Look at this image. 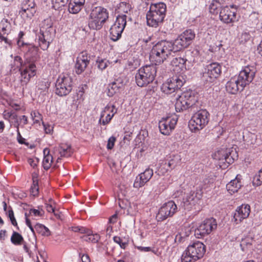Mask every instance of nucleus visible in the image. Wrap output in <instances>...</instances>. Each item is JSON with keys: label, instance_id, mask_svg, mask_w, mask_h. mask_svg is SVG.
<instances>
[{"label": "nucleus", "instance_id": "1", "mask_svg": "<svg viewBox=\"0 0 262 262\" xmlns=\"http://www.w3.org/2000/svg\"><path fill=\"white\" fill-rule=\"evenodd\" d=\"M38 48L35 46H28V51L25 54V61L19 56L13 57V62L11 64V69H18L20 74V81L22 85H27L31 78L37 73L36 62L38 58Z\"/></svg>", "mask_w": 262, "mask_h": 262}, {"label": "nucleus", "instance_id": "2", "mask_svg": "<svg viewBox=\"0 0 262 262\" xmlns=\"http://www.w3.org/2000/svg\"><path fill=\"white\" fill-rule=\"evenodd\" d=\"M178 52L175 50L173 42L162 40L154 45L150 51L149 60L154 64H159L164 62L171 52Z\"/></svg>", "mask_w": 262, "mask_h": 262}, {"label": "nucleus", "instance_id": "3", "mask_svg": "<svg viewBox=\"0 0 262 262\" xmlns=\"http://www.w3.org/2000/svg\"><path fill=\"white\" fill-rule=\"evenodd\" d=\"M53 23L50 18L45 19L40 27V32L36 38L39 47L43 50H47L52 42L55 35Z\"/></svg>", "mask_w": 262, "mask_h": 262}, {"label": "nucleus", "instance_id": "4", "mask_svg": "<svg viewBox=\"0 0 262 262\" xmlns=\"http://www.w3.org/2000/svg\"><path fill=\"white\" fill-rule=\"evenodd\" d=\"M166 6L162 2L152 4L146 14L147 24L149 26L157 27L165 18Z\"/></svg>", "mask_w": 262, "mask_h": 262}, {"label": "nucleus", "instance_id": "5", "mask_svg": "<svg viewBox=\"0 0 262 262\" xmlns=\"http://www.w3.org/2000/svg\"><path fill=\"white\" fill-rule=\"evenodd\" d=\"M157 71V67L153 63L140 68L135 75L137 84L140 87L147 86L155 79Z\"/></svg>", "mask_w": 262, "mask_h": 262}, {"label": "nucleus", "instance_id": "6", "mask_svg": "<svg viewBox=\"0 0 262 262\" xmlns=\"http://www.w3.org/2000/svg\"><path fill=\"white\" fill-rule=\"evenodd\" d=\"M108 18V12L106 9L102 7L93 8L89 17V27L91 29H101Z\"/></svg>", "mask_w": 262, "mask_h": 262}, {"label": "nucleus", "instance_id": "7", "mask_svg": "<svg viewBox=\"0 0 262 262\" xmlns=\"http://www.w3.org/2000/svg\"><path fill=\"white\" fill-rule=\"evenodd\" d=\"M206 251L205 246L197 241L189 245L182 255V262H194L202 257Z\"/></svg>", "mask_w": 262, "mask_h": 262}, {"label": "nucleus", "instance_id": "8", "mask_svg": "<svg viewBox=\"0 0 262 262\" xmlns=\"http://www.w3.org/2000/svg\"><path fill=\"white\" fill-rule=\"evenodd\" d=\"M198 101V96L192 90L183 92L177 99L175 108L177 112H180L192 106Z\"/></svg>", "mask_w": 262, "mask_h": 262}, {"label": "nucleus", "instance_id": "9", "mask_svg": "<svg viewBox=\"0 0 262 262\" xmlns=\"http://www.w3.org/2000/svg\"><path fill=\"white\" fill-rule=\"evenodd\" d=\"M209 113L206 110H201L194 113L189 122L190 129L193 132L204 128L209 120Z\"/></svg>", "mask_w": 262, "mask_h": 262}, {"label": "nucleus", "instance_id": "10", "mask_svg": "<svg viewBox=\"0 0 262 262\" xmlns=\"http://www.w3.org/2000/svg\"><path fill=\"white\" fill-rule=\"evenodd\" d=\"M213 158L219 161L221 167L224 168L237 159L238 154L235 149H222L215 152Z\"/></svg>", "mask_w": 262, "mask_h": 262}, {"label": "nucleus", "instance_id": "11", "mask_svg": "<svg viewBox=\"0 0 262 262\" xmlns=\"http://www.w3.org/2000/svg\"><path fill=\"white\" fill-rule=\"evenodd\" d=\"M55 86V93L57 95L67 96L72 90V79L68 75L60 76L56 80Z\"/></svg>", "mask_w": 262, "mask_h": 262}, {"label": "nucleus", "instance_id": "12", "mask_svg": "<svg viewBox=\"0 0 262 262\" xmlns=\"http://www.w3.org/2000/svg\"><path fill=\"white\" fill-rule=\"evenodd\" d=\"M195 34L191 29H187L181 34L173 42L175 50L178 51L187 48L194 39Z\"/></svg>", "mask_w": 262, "mask_h": 262}, {"label": "nucleus", "instance_id": "13", "mask_svg": "<svg viewBox=\"0 0 262 262\" xmlns=\"http://www.w3.org/2000/svg\"><path fill=\"white\" fill-rule=\"evenodd\" d=\"M201 189L192 190L183 199L180 206L186 210H191L197 204L202 196Z\"/></svg>", "mask_w": 262, "mask_h": 262}, {"label": "nucleus", "instance_id": "14", "mask_svg": "<svg viewBox=\"0 0 262 262\" xmlns=\"http://www.w3.org/2000/svg\"><path fill=\"white\" fill-rule=\"evenodd\" d=\"M216 226L217 224L215 219L213 218L206 219L195 229L194 235L198 238H202L210 234L213 230L216 229Z\"/></svg>", "mask_w": 262, "mask_h": 262}, {"label": "nucleus", "instance_id": "15", "mask_svg": "<svg viewBox=\"0 0 262 262\" xmlns=\"http://www.w3.org/2000/svg\"><path fill=\"white\" fill-rule=\"evenodd\" d=\"M221 72V66L217 62H213L206 66L202 77L206 81L212 82L220 76Z\"/></svg>", "mask_w": 262, "mask_h": 262}, {"label": "nucleus", "instance_id": "16", "mask_svg": "<svg viewBox=\"0 0 262 262\" xmlns=\"http://www.w3.org/2000/svg\"><path fill=\"white\" fill-rule=\"evenodd\" d=\"M178 118L176 115L163 117L159 122V128L161 134L169 135L175 128Z\"/></svg>", "mask_w": 262, "mask_h": 262}, {"label": "nucleus", "instance_id": "17", "mask_svg": "<svg viewBox=\"0 0 262 262\" xmlns=\"http://www.w3.org/2000/svg\"><path fill=\"white\" fill-rule=\"evenodd\" d=\"M177 206L172 201L165 203L160 208L156 215L158 222H161L172 216L177 211Z\"/></svg>", "mask_w": 262, "mask_h": 262}, {"label": "nucleus", "instance_id": "18", "mask_svg": "<svg viewBox=\"0 0 262 262\" xmlns=\"http://www.w3.org/2000/svg\"><path fill=\"white\" fill-rule=\"evenodd\" d=\"M237 10L233 6H225L220 12L219 18L225 24L234 23L238 20Z\"/></svg>", "mask_w": 262, "mask_h": 262}, {"label": "nucleus", "instance_id": "19", "mask_svg": "<svg viewBox=\"0 0 262 262\" xmlns=\"http://www.w3.org/2000/svg\"><path fill=\"white\" fill-rule=\"evenodd\" d=\"M255 68L253 66H246L239 72L237 77L245 86L253 79L255 74Z\"/></svg>", "mask_w": 262, "mask_h": 262}, {"label": "nucleus", "instance_id": "20", "mask_svg": "<svg viewBox=\"0 0 262 262\" xmlns=\"http://www.w3.org/2000/svg\"><path fill=\"white\" fill-rule=\"evenodd\" d=\"M251 208L248 204H242L236 209L233 215V221L237 224L243 220L247 219L250 213Z\"/></svg>", "mask_w": 262, "mask_h": 262}, {"label": "nucleus", "instance_id": "21", "mask_svg": "<svg viewBox=\"0 0 262 262\" xmlns=\"http://www.w3.org/2000/svg\"><path fill=\"white\" fill-rule=\"evenodd\" d=\"M89 58L85 52H82L79 54L75 66V72L77 74H81L85 70L89 64Z\"/></svg>", "mask_w": 262, "mask_h": 262}, {"label": "nucleus", "instance_id": "22", "mask_svg": "<svg viewBox=\"0 0 262 262\" xmlns=\"http://www.w3.org/2000/svg\"><path fill=\"white\" fill-rule=\"evenodd\" d=\"M245 87L244 85H242V82L236 76L232 77L226 84V91L232 94H235L238 91H243Z\"/></svg>", "mask_w": 262, "mask_h": 262}, {"label": "nucleus", "instance_id": "23", "mask_svg": "<svg viewBox=\"0 0 262 262\" xmlns=\"http://www.w3.org/2000/svg\"><path fill=\"white\" fill-rule=\"evenodd\" d=\"M153 173L152 169L147 168L143 172L136 177L134 183V187L140 188L143 186L151 179Z\"/></svg>", "mask_w": 262, "mask_h": 262}, {"label": "nucleus", "instance_id": "24", "mask_svg": "<svg viewBox=\"0 0 262 262\" xmlns=\"http://www.w3.org/2000/svg\"><path fill=\"white\" fill-rule=\"evenodd\" d=\"M11 30V24L7 19H3L0 23V42L4 41L5 43L10 45L11 41H9L5 35H8Z\"/></svg>", "mask_w": 262, "mask_h": 262}, {"label": "nucleus", "instance_id": "25", "mask_svg": "<svg viewBox=\"0 0 262 262\" xmlns=\"http://www.w3.org/2000/svg\"><path fill=\"white\" fill-rule=\"evenodd\" d=\"M167 81L170 84L171 87L174 92L180 89L184 84L185 80L183 76L180 74L174 75L170 78L167 79Z\"/></svg>", "mask_w": 262, "mask_h": 262}, {"label": "nucleus", "instance_id": "26", "mask_svg": "<svg viewBox=\"0 0 262 262\" xmlns=\"http://www.w3.org/2000/svg\"><path fill=\"white\" fill-rule=\"evenodd\" d=\"M226 0H212L209 6V12L214 15H220V12L226 5Z\"/></svg>", "mask_w": 262, "mask_h": 262}, {"label": "nucleus", "instance_id": "27", "mask_svg": "<svg viewBox=\"0 0 262 262\" xmlns=\"http://www.w3.org/2000/svg\"><path fill=\"white\" fill-rule=\"evenodd\" d=\"M85 0H70L68 10L70 13L77 14L80 11L85 4Z\"/></svg>", "mask_w": 262, "mask_h": 262}, {"label": "nucleus", "instance_id": "28", "mask_svg": "<svg viewBox=\"0 0 262 262\" xmlns=\"http://www.w3.org/2000/svg\"><path fill=\"white\" fill-rule=\"evenodd\" d=\"M241 176L237 175L235 179L231 180L226 185L227 191L230 193H234L238 191L242 186Z\"/></svg>", "mask_w": 262, "mask_h": 262}, {"label": "nucleus", "instance_id": "29", "mask_svg": "<svg viewBox=\"0 0 262 262\" xmlns=\"http://www.w3.org/2000/svg\"><path fill=\"white\" fill-rule=\"evenodd\" d=\"M187 60L181 57L174 58L171 61V65L173 67V71L178 73L186 69L185 63Z\"/></svg>", "mask_w": 262, "mask_h": 262}, {"label": "nucleus", "instance_id": "30", "mask_svg": "<svg viewBox=\"0 0 262 262\" xmlns=\"http://www.w3.org/2000/svg\"><path fill=\"white\" fill-rule=\"evenodd\" d=\"M84 234L85 235L81 236V238L83 239V241L88 242L96 243L100 238V236L98 234H93L92 231L88 229H87L86 231Z\"/></svg>", "mask_w": 262, "mask_h": 262}, {"label": "nucleus", "instance_id": "31", "mask_svg": "<svg viewBox=\"0 0 262 262\" xmlns=\"http://www.w3.org/2000/svg\"><path fill=\"white\" fill-rule=\"evenodd\" d=\"M44 158L42 161V166L45 169H49L52 165L53 162V157L50 154V150L48 148H46L43 150Z\"/></svg>", "mask_w": 262, "mask_h": 262}, {"label": "nucleus", "instance_id": "32", "mask_svg": "<svg viewBox=\"0 0 262 262\" xmlns=\"http://www.w3.org/2000/svg\"><path fill=\"white\" fill-rule=\"evenodd\" d=\"M73 151L71 145L65 143L60 144L59 153L61 157H69L73 154Z\"/></svg>", "mask_w": 262, "mask_h": 262}, {"label": "nucleus", "instance_id": "33", "mask_svg": "<svg viewBox=\"0 0 262 262\" xmlns=\"http://www.w3.org/2000/svg\"><path fill=\"white\" fill-rule=\"evenodd\" d=\"M123 31L121 29L112 25L110 30V38L114 41H117L121 37Z\"/></svg>", "mask_w": 262, "mask_h": 262}, {"label": "nucleus", "instance_id": "34", "mask_svg": "<svg viewBox=\"0 0 262 262\" xmlns=\"http://www.w3.org/2000/svg\"><path fill=\"white\" fill-rule=\"evenodd\" d=\"M121 84L114 81L110 83L107 87V95L109 97L113 96L116 93L119 92L121 87Z\"/></svg>", "mask_w": 262, "mask_h": 262}, {"label": "nucleus", "instance_id": "35", "mask_svg": "<svg viewBox=\"0 0 262 262\" xmlns=\"http://www.w3.org/2000/svg\"><path fill=\"white\" fill-rule=\"evenodd\" d=\"M126 25V16L125 15H118L115 22L113 25L117 28L121 29L122 30H124L125 27Z\"/></svg>", "mask_w": 262, "mask_h": 262}, {"label": "nucleus", "instance_id": "36", "mask_svg": "<svg viewBox=\"0 0 262 262\" xmlns=\"http://www.w3.org/2000/svg\"><path fill=\"white\" fill-rule=\"evenodd\" d=\"M35 231L42 236H48L51 233L49 229L42 224L37 223L34 226Z\"/></svg>", "mask_w": 262, "mask_h": 262}, {"label": "nucleus", "instance_id": "37", "mask_svg": "<svg viewBox=\"0 0 262 262\" xmlns=\"http://www.w3.org/2000/svg\"><path fill=\"white\" fill-rule=\"evenodd\" d=\"M113 241L115 243L118 244L120 247L125 249L128 245V237H119L115 236L113 237Z\"/></svg>", "mask_w": 262, "mask_h": 262}, {"label": "nucleus", "instance_id": "38", "mask_svg": "<svg viewBox=\"0 0 262 262\" xmlns=\"http://www.w3.org/2000/svg\"><path fill=\"white\" fill-rule=\"evenodd\" d=\"M254 242V240L250 237H247L242 239L240 246L243 251L250 248Z\"/></svg>", "mask_w": 262, "mask_h": 262}, {"label": "nucleus", "instance_id": "39", "mask_svg": "<svg viewBox=\"0 0 262 262\" xmlns=\"http://www.w3.org/2000/svg\"><path fill=\"white\" fill-rule=\"evenodd\" d=\"M113 117V114H106L105 113H103V112L102 111L101 115H100L99 122L101 124L105 125L108 124L110 122V121L112 120Z\"/></svg>", "mask_w": 262, "mask_h": 262}, {"label": "nucleus", "instance_id": "40", "mask_svg": "<svg viewBox=\"0 0 262 262\" xmlns=\"http://www.w3.org/2000/svg\"><path fill=\"white\" fill-rule=\"evenodd\" d=\"M180 160V156L178 155H174L172 158L170 157V159L165 160V162L169 166L170 168H174L175 166L179 163Z\"/></svg>", "mask_w": 262, "mask_h": 262}, {"label": "nucleus", "instance_id": "41", "mask_svg": "<svg viewBox=\"0 0 262 262\" xmlns=\"http://www.w3.org/2000/svg\"><path fill=\"white\" fill-rule=\"evenodd\" d=\"M24 241L23 236L18 233L14 231L11 237V242L16 245H20Z\"/></svg>", "mask_w": 262, "mask_h": 262}, {"label": "nucleus", "instance_id": "42", "mask_svg": "<svg viewBox=\"0 0 262 262\" xmlns=\"http://www.w3.org/2000/svg\"><path fill=\"white\" fill-rule=\"evenodd\" d=\"M96 63L98 68L102 71L107 67L110 62L106 59H102L98 57L96 60Z\"/></svg>", "mask_w": 262, "mask_h": 262}, {"label": "nucleus", "instance_id": "43", "mask_svg": "<svg viewBox=\"0 0 262 262\" xmlns=\"http://www.w3.org/2000/svg\"><path fill=\"white\" fill-rule=\"evenodd\" d=\"M170 169H171V168H170L169 166L168 165L165 161H163L160 164L157 172L159 175L164 174Z\"/></svg>", "mask_w": 262, "mask_h": 262}, {"label": "nucleus", "instance_id": "44", "mask_svg": "<svg viewBox=\"0 0 262 262\" xmlns=\"http://www.w3.org/2000/svg\"><path fill=\"white\" fill-rule=\"evenodd\" d=\"M35 6V4L34 2L30 0H24L21 4L20 11H26L27 9L34 8Z\"/></svg>", "mask_w": 262, "mask_h": 262}, {"label": "nucleus", "instance_id": "45", "mask_svg": "<svg viewBox=\"0 0 262 262\" xmlns=\"http://www.w3.org/2000/svg\"><path fill=\"white\" fill-rule=\"evenodd\" d=\"M69 0H52L53 7L55 10H58L66 5Z\"/></svg>", "mask_w": 262, "mask_h": 262}, {"label": "nucleus", "instance_id": "46", "mask_svg": "<svg viewBox=\"0 0 262 262\" xmlns=\"http://www.w3.org/2000/svg\"><path fill=\"white\" fill-rule=\"evenodd\" d=\"M30 193L33 196H37L39 193V187L37 180H33V184L30 188Z\"/></svg>", "mask_w": 262, "mask_h": 262}, {"label": "nucleus", "instance_id": "47", "mask_svg": "<svg viewBox=\"0 0 262 262\" xmlns=\"http://www.w3.org/2000/svg\"><path fill=\"white\" fill-rule=\"evenodd\" d=\"M36 12L35 8H29L26 11H19V14L23 17L31 18Z\"/></svg>", "mask_w": 262, "mask_h": 262}, {"label": "nucleus", "instance_id": "48", "mask_svg": "<svg viewBox=\"0 0 262 262\" xmlns=\"http://www.w3.org/2000/svg\"><path fill=\"white\" fill-rule=\"evenodd\" d=\"M173 89L167 81L162 85L161 88V91L166 94H170L174 92Z\"/></svg>", "mask_w": 262, "mask_h": 262}, {"label": "nucleus", "instance_id": "49", "mask_svg": "<svg viewBox=\"0 0 262 262\" xmlns=\"http://www.w3.org/2000/svg\"><path fill=\"white\" fill-rule=\"evenodd\" d=\"M253 183L256 186H259L262 184V168L254 176Z\"/></svg>", "mask_w": 262, "mask_h": 262}, {"label": "nucleus", "instance_id": "50", "mask_svg": "<svg viewBox=\"0 0 262 262\" xmlns=\"http://www.w3.org/2000/svg\"><path fill=\"white\" fill-rule=\"evenodd\" d=\"M103 113H105L106 114H113V116L117 113V109L116 108L114 105H107L102 111Z\"/></svg>", "mask_w": 262, "mask_h": 262}, {"label": "nucleus", "instance_id": "51", "mask_svg": "<svg viewBox=\"0 0 262 262\" xmlns=\"http://www.w3.org/2000/svg\"><path fill=\"white\" fill-rule=\"evenodd\" d=\"M31 116L32 120L34 121V123H37L42 120V115L38 111L32 112Z\"/></svg>", "mask_w": 262, "mask_h": 262}, {"label": "nucleus", "instance_id": "52", "mask_svg": "<svg viewBox=\"0 0 262 262\" xmlns=\"http://www.w3.org/2000/svg\"><path fill=\"white\" fill-rule=\"evenodd\" d=\"M49 85L50 84L47 81L45 80H41L39 82L37 87L39 90H40L42 92H45L48 89Z\"/></svg>", "mask_w": 262, "mask_h": 262}, {"label": "nucleus", "instance_id": "53", "mask_svg": "<svg viewBox=\"0 0 262 262\" xmlns=\"http://www.w3.org/2000/svg\"><path fill=\"white\" fill-rule=\"evenodd\" d=\"M17 45L20 48H23V50H25L26 52L28 51V46H32L31 44L25 43L22 39H17Z\"/></svg>", "mask_w": 262, "mask_h": 262}, {"label": "nucleus", "instance_id": "54", "mask_svg": "<svg viewBox=\"0 0 262 262\" xmlns=\"http://www.w3.org/2000/svg\"><path fill=\"white\" fill-rule=\"evenodd\" d=\"M251 36L248 32H243L239 37V41L241 43L244 44L250 40Z\"/></svg>", "mask_w": 262, "mask_h": 262}, {"label": "nucleus", "instance_id": "55", "mask_svg": "<svg viewBox=\"0 0 262 262\" xmlns=\"http://www.w3.org/2000/svg\"><path fill=\"white\" fill-rule=\"evenodd\" d=\"M7 214H8V217L10 219V220L11 221L12 224L13 226H16L18 228L17 222L14 217V212H13L12 208H10V209H9L8 210Z\"/></svg>", "mask_w": 262, "mask_h": 262}, {"label": "nucleus", "instance_id": "56", "mask_svg": "<svg viewBox=\"0 0 262 262\" xmlns=\"http://www.w3.org/2000/svg\"><path fill=\"white\" fill-rule=\"evenodd\" d=\"M42 124L44 127L45 132L46 134H51L53 132V126L51 124H46L43 122H42Z\"/></svg>", "mask_w": 262, "mask_h": 262}, {"label": "nucleus", "instance_id": "57", "mask_svg": "<svg viewBox=\"0 0 262 262\" xmlns=\"http://www.w3.org/2000/svg\"><path fill=\"white\" fill-rule=\"evenodd\" d=\"M79 257L80 258V262H91L90 258L88 254L82 253L80 252L79 253Z\"/></svg>", "mask_w": 262, "mask_h": 262}, {"label": "nucleus", "instance_id": "58", "mask_svg": "<svg viewBox=\"0 0 262 262\" xmlns=\"http://www.w3.org/2000/svg\"><path fill=\"white\" fill-rule=\"evenodd\" d=\"M71 230L75 232H79L81 233H84L86 231L87 228L81 226H74L71 227Z\"/></svg>", "mask_w": 262, "mask_h": 262}, {"label": "nucleus", "instance_id": "59", "mask_svg": "<svg viewBox=\"0 0 262 262\" xmlns=\"http://www.w3.org/2000/svg\"><path fill=\"white\" fill-rule=\"evenodd\" d=\"M115 141L116 138L113 136L111 137L108 139L107 144V148L108 149H112L113 148Z\"/></svg>", "mask_w": 262, "mask_h": 262}, {"label": "nucleus", "instance_id": "60", "mask_svg": "<svg viewBox=\"0 0 262 262\" xmlns=\"http://www.w3.org/2000/svg\"><path fill=\"white\" fill-rule=\"evenodd\" d=\"M19 124H17L16 125H15L17 132V139L19 143L23 144L24 143L25 139L22 137V136L20 135V133L19 130Z\"/></svg>", "mask_w": 262, "mask_h": 262}, {"label": "nucleus", "instance_id": "61", "mask_svg": "<svg viewBox=\"0 0 262 262\" xmlns=\"http://www.w3.org/2000/svg\"><path fill=\"white\" fill-rule=\"evenodd\" d=\"M188 236V234H184L183 233H178L176 235V237H175V242H181L183 239H184V238L185 237V236Z\"/></svg>", "mask_w": 262, "mask_h": 262}, {"label": "nucleus", "instance_id": "62", "mask_svg": "<svg viewBox=\"0 0 262 262\" xmlns=\"http://www.w3.org/2000/svg\"><path fill=\"white\" fill-rule=\"evenodd\" d=\"M30 213L35 216H41L42 215L41 212L39 210L35 209H31L30 210Z\"/></svg>", "mask_w": 262, "mask_h": 262}, {"label": "nucleus", "instance_id": "63", "mask_svg": "<svg viewBox=\"0 0 262 262\" xmlns=\"http://www.w3.org/2000/svg\"><path fill=\"white\" fill-rule=\"evenodd\" d=\"M117 220H118V215L117 213H115L110 217L108 222L110 224H114L117 222Z\"/></svg>", "mask_w": 262, "mask_h": 262}, {"label": "nucleus", "instance_id": "64", "mask_svg": "<svg viewBox=\"0 0 262 262\" xmlns=\"http://www.w3.org/2000/svg\"><path fill=\"white\" fill-rule=\"evenodd\" d=\"M19 124L23 123V125H25L27 124H28V118L25 115H23L20 117L19 118Z\"/></svg>", "mask_w": 262, "mask_h": 262}]
</instances>
